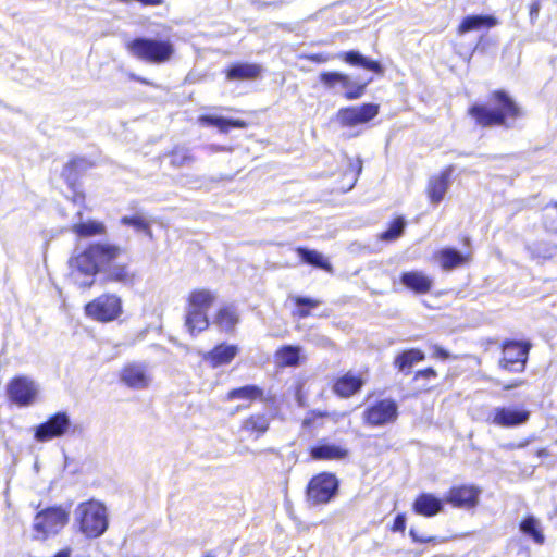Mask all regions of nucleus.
Segmentation results:
<instances>
[{"label":"nucleus","instance_id":"2eb2a0df","mask_svg":"<svg viewBox=\"0 0 557 557\" xmlns=\"http://www.w3.org/2000/svg\"><path fill=\"white\" fill-rule=\"evenodd\" d=\"M120 379L126 386L134 389H145L151 382V377L147 373V367L136 362L126 364Z\"/></svg>","mask_w":557,"mask_h":557},{"label":"nucleus","instance_id":"f8f14e48","mask_svg":"<svg viewBox=\"0 0 557 557\" xmlns=\"http://www.w3.org/2000/svg\"><path fill=\"white\" fill-rule=\"evenodd\" d=\"M398 418V405L391 398L381 399L363 411V420L372 426L393 423Z\"/></svg>","mask_w":557,"mask_h":557},{"label":"nucleus","instance_id":"cd10ccee","mask_svg":"<svg viewBox=\"0 0 557 557\" xmlns=\"http://www.w3.org/2000/svg\"><path fill=\"white\" fill-rule=\"evenodd\" d=\"M424 358H425V355L423 351H421L419 349L411 348V349L405 350L401 354H399L395 358L394 363L400 372L408 374L410 372L412 366L419 361L424 360Z\"/></svg>","mask_w":557,"mask_h":557},{"label":"nucleus","instance_id":"9d476101","mask_svg":"<svg viewBox=\"0 0 557 557\" xmlns=\"http://www.w3.org/2000/svg\"><path fill=\"white\" fill-rule=\"evenodd\" d=\"M38 393V384L25 375L13 377L7 385L9 399L20 407L33 405L37 399Z\"/></svg>","mask_w":557,"mask_h":557},{"label":"nucleus","instance_id":"c03bdc74","mask_svg":"<svg viewBox=\"0 0 557 557\" xmlns=\"http://www.w3.org/2000/svg\"><path fill=\"white\" fill-rule=\"evenodd\" d=\"M295 304L297 306L299 317L307 318L310 315V310L317 308L321 301L309 297L297 296L295 297Z\"/></svg>","mask_w":557,"mask_h":557},{"label":"nucleus","instance_id":"f3484780","mask_svg":"<svg viewBox=\"0 0 557 557\" xmlns=\"http://www.w3.org/2000/svg\"><path fill=\"white\" fill-rule=\"evenodd\" d=\"M310 456L314 460H342L348 456V449L343 446L329 443L326 440H321L317 445L311 447Z\"/></svg>","mask_w":557,"mask_h":557},{"label":"nucleus","instance_id":"13d9d810","mask_svg":"<svg viewBox=\"0 0 557 557\" xmlns=\"http://www.w3.org/2000/svg\"><path fill=\"white\" fill-rule=\"evenodd\" d=\"M76 557H91V556L88 554H81V555H77Z\"/></svg>","mask_w":557,"mask_h":557},{"label":"nucleus","instance_id":"e433bc0d","mask_svg":"<svg viewBox=\"0 0 557 557\" xmlns=\"http://www.w3.org/2000/svg\"><path fill=\"white\" fill-rule=\"evenodd\" d=\"M72 232L79 237H90L103 234L106 232V227L101 222L89 220L87 222L74 224L72 226Z\"/></svg>","mask_w":557,"mask_h":557},{"label":"nucleus","instance_id":"b1692460","mask_svg":"<svg viewBox=\"0 0 557 557\" xmlns=\"http://www.w3.org/2000/svg\"><path fill=\"white\" fill-rule=\"evenodd\" d=\"M199 122L206 126H214L221 133H228L231 128H246L247 123L238 119H230L219 115H201Z\"/></svg>","mask_w":557,"mask_h":557},{"label":"nucleus","instance_id":"72a5a7b5","mask_svg":"<svg viewBox=\"0 0 557 557\" xmlns=\"http://www.w3.org/2000/svg\"><path fill=\"white\" fill-rule=\"evenodd\" d=\"M263 396V391L257 385H245L238 388H233L227 393V400L246 399L255 400Z\"/></svg>","mask_w":557,"mask_h":557},{"label":"nucleus","instance_id":"ddd939ff","mask_svg":"<svg viewBox=\"0 0 557 557\" xmlns=\"http://www.w3.org/2000/svg\"><path fill=\"white\" fill-rule=\"evenodd\" d=\"M379 114V106L363 103L361 106L342 108L336 113V120L342 126L354 127L366 124Z\"/></svg>","mask_w":557,"mask_h":557},{"label":"nucleus","instance_id":"0eeeda50","mask_svg":"<svg viewBox=\"0 0 557 557\" xmlns=\"http://www.w3.org/2000/svg\"><path fill=\"white\" fill-rule=\"evenodd\" d=\"M531 348L532 345L528 341H505L498 367L511 373H522L525 370Z\"/></svg>","mask_w":557,"mask_h":557},{"label":"nucleus","instance_id":"20e7f679","mask_svg":"<svg viewBox=\"0 0 557 557\" xmlns=\"http://www.w3.org/2000/svg\"><path fill=\"white\" fill-rule=\"evenodd\" d=\"M75 520L79 532L90 540L102 536L109 528L107 508L101 502L95 499L77 506Z\"/></svg>","mask_w":557,"mask_h":557},{"label":"nucleus","instance_id":"a878e982","mask_svg":"<svg viewBox=\"0 0 557 557\" xmlns=\"http://www.w3.org/2000/svg\"><path fill=\"white\" fill-rule=\"evenodd\" d=\"M522 534L530 537L535 544L542 545L545 542V535L540 521L534 516H527L519 524Z\"/></svg>","mask_w":557,"mask_h":557},{"label":"nucleus","instance_id":"6ab92c4d","mask_svg":"<svg viewBox=\"0 0 557 557\" xmlns=\"http://www.w3.org/2000/svg\"><path fill=\"white\" fill-rule=\"evenodd\" d=\"M363 384L364 382L359 375L348 372L335 381L333 391L336 395L348 398L358 393Z\"/></svg>","mask_w":557,"mask_h":557},{"label":"nucleus","instance_id":"3c124183","mask_svg":"<svg viewBox=\"0 0 557 557\" xmlns=\"http://www.w3.org/2000/svg\"><path fill=\"white\" fill-rule=\"evenodd\" d=\"M449 356H450L449 352L447 350H445L444 348H442L440 346L434 347V357L435 358L446 360L449 358Z\"/></svg>","mask_w":557,"mask_h":557},{"label":"nucleus","instance_id":"a211bd4d","mask_svg":"<svg viewBox=\"0 0 557 557\" xmlns=\"http://www.w3.org/2000/svg\"><path fill=\"white\" fill-rule=\"evenodd\" d=\"M453 169L448 168L443 171L438 176H434L430 180L428 186V195L433 205H438L450 185V176Z\"/></svg>","mask_w":557,"mask_h":557},{"label":"nucleus","instance_id":"f704fd0d","mask_svg":"<svg viewBox=\"0 0 557 557\" xmlns=\"http://www.w3.org/2000/svg\"><path fill=\"white\" fill-rule=\"evenodd\" d=\"M533 259H550L557 256V245L548 242H535L527 247Z\"/></svg>","mask_w":557,"mask_h":557},{"label":"nucleus","instance_id":"393cba45","mask_svg":"<svg viewBox=\"0 0 557 557\" xmlns=\"http://www.w3.org/2000/svg\"><path fill=\"white\" fill-rule=\"evenodd\" d=\"M339 57L350 65L359 66L376 74H382L384 71L379 61L371 60L359 51L351 50L343 52Z\"/></svg>","mask_w":557,"mask_h":557},{"label":"nucleus","instance_id":"8fccbe9b","mask_svg":"<svg viewBox=\"0 0 557 557\" xmlns=\"http://www.w3.org/2000/svg\"><path fill=\"white\" fill-rule=\"evenodd\" d=\"M541 10V2L540 0H534L530 5V18L533 22L535 18H537L539 13Z\"/></svg>","mask_w":557,"mask_h":557},{"label":"nucleus","instance_id":"864d4df0","mask_svg":"<svg viewBox=\"0 0 557 557\" xmlns=\"http://www.w3.org/2000/svg\"><path fill=\"white\" fill-rule=\"evenodd\" d=\"M523 384H524V381L518 379V380L512 381L510 384L505 385L504 389H506V391L512 389V388L519 387V386H521Z\"/></svg>","mask_w":557,"mask_h":557},{"label":"nucleus","instance_id":"412c9836","mask_svg":"<svg viewBox=\"0 0 557 557\" xmlns=\"http://www.w3.org/2000/svg\"><path fill=\"white\" fill-rule=\"evenodd\" d=\"M400 283L417 294H425L432 287V280L420 271L404 272Z\"/></svg>","mask_w":557,"mask_h":557},{"label":"nucleus","instance_id":"9b49d317","mask_svg":"<svg viewBox=\"0 0 557 557\" xmlns=\"http://www.w3.org/2000/svg\"><path fill=\"white\" fill-rule=\"evenodd\" d=\"M121 311V299L115 295H101L85 306L86 315L100 322L115 320Z\"/></svg>","mask_w":557,"mask_h":557},{"label":"nucleus","instance_id":"79ce46f5","mask_svg":"<svg viewBox=\"0 0 557 557\" xmlns=\"http://www.w3.org/2000/svg\"><path fill=\"white\" fill-rule=\"evenodd\" d=\"M406 227V220L403 216H397L392 221L389 227L381 234V239L392 242L399 238Z\"/></svg>","mask_w":557,"mask_h":557},{"label":"nucleus","instance_id":"f03ea898","mask_svg":"<svg viewBox=\"0 0 557 557\" xmlns=\"http://www.w3.org/2000/svg\"><path fill=\"white\" fill-rule=\"evenodd\" d=\"M468 113L482 127L511 128L515 121L523 116L522 109L505 90L493 91L487 103H474Z\"/></svg>","mask_w":557,"mask_h":557},{"label":"nucleus","instance_id":"4be33fe9","mask_svg":"<svg viewBox=\"0 0 557 557\" xmlns=\"http://www.w3.org/2000/svg\"><path fill=\"white\" fill-rule=\"evenodd\" d=\"M497 23L498 22L496 17H494L493 15H468L461 21L458 27V34L463 35L468 32L480 30L482 28L488 29L496 26Z\"/></svg>","mask_w":557,"mask_h":557},{"label":"nucleus","instance_id":"c85d7f7f","mask_svg":"<svg viewBox=\"0 0 557 557\" xmlns=\"http://www.w3.org/2000/svg\"><path fill=\"white\" fill-rule=\"evenodd\" d=\"M296 252L304 263L311 264L327 272L332 271L331 263L319 251L306 247H298L296 248Z\"/></svg>","mask_w":557,"mask_h":557},{"label":"nucleus","instance_id":"bb28decb","mask_svg":"<svg viewBox=\"0 0 557 557\" xmlns=\"http://www.w3.org/2000/svg\"><path fill=\"white\" fill-rule=\"evenodd\" d=\"M238 321L236 309L233 306H225L218 311L213 323L222 331L233 332Z\"/></svg>","mask_w":557,"mask_h":557},{"label":"nucleus","instance_id":"6e6552de","mask_svg":"<svg viewBox=\"0 0 557 557\" xmlns=\"http://www.w3.org/2000/svg\"><path fill=\"white\" fill-rule=\"evenodd\" d=\"M319 78L325 88L333 90L335 94H339L341 90H344L343 96L347 100L361 98L370 82L361 83L341 72H322Z\"/></svg>","mask_w":557,"mask_h":557},{"label":"nucleus","instance_id":"5fc2aeb1","mask_svg":"<svg viewBox=\"0 0 557 557\" xmlns=\"http://www.w3.org/2000/svg\"><path fill=\"white\" fill-rule=\"evenodd\" d=\"M129 78H131L132 81L139 82V83L145 84V85H149V84H150L147 79H145V78H143V77H139V76H137V75H136V74H134V73H131V74H129Z\"/></svg>","mask_w":557,"mask_h":557},{"label":"nucleus","instance_id":"5701e85b","mask_svg":"<svg viewBox=\"0 0 557 557\" xmlns=\"http://www.w3.org/2000/svg\"><path fill=\"white\" fill-rule=\"evenodd\" d=\"M436 259L443 270L451 271L457 267L467 263L470 259V256L463 255L455 248L446 247L436 253Z\"/></svg>","mask_w":557,"mask_h":557},{"label":"nucleus","instance_id":"bf43d9fd","mask_svg":"<svg viewBox=\"0 0 557 557\" xmlns=\"http://www.w3.org/2000/svg\"><path fill=\"white\" fill-rule=\"evenodd\" d=\"M460 487L466 488V485H461ZM469 487H474L473 485H470Z\"/></svg>","mask_w":557,"mask_h":557},{"label":"nucleus","instance_id":"4468645a","mask_svg":"<svg viewBox=\"0 0 557 557\" xmlns=\"http://www.w3.org/2000/svg\"><path fill=\"white\" fill-rule=\"evenodd\" d=\"M530 411L518 407H495L487 420L502 428H515L527 423Z\"/></svg>","mask_w":557,"mask_h":557},{"label":"nucleus","instance_id":"c9c22d12","mask_svg":"<svg viewBox=\"0 0 557 557\" xmlns=\"http://www.w3.org/2000/svg\"><path fill=\"white\" fill-rule=\"evenodd\" d=\"M338 490H305L309 506H319L330 503L337 496Z\"/></svg>","mask_w":557,"mask_h":557},{"label":"nucleus","instance_id":"423d86ee","mask_svg":"<svg viewBox=\"0 0 557 557\" xmlns=\"http://www.w3.org/2000/svg\"><path fill=\"white\" fill-rule=\"evenodd\" d=\"M69 522V511L60 506L39 510L33 521V540L46 541L57 535Z\"/></svg>","mask_w":557,"mask_h":557},{"label":"nucleus","instance_id":"6e6d98bb","mask_svg":"<svg viewBox=\"0 0 557 557\" xmlns=\"http://www.w3.org/2000/svg\"><path fill=\"white\" fill-rule=\"evenodd\" d=\"M208 150L210 152H219V151H224L225 148L224 147H220V146H215V145H211L208 147Z\"/></svg>","mask_w":557,"mask_h":557},{"label":"nucleus","instance_id":"37998d69","mask_svg":"<svg viewBox=\"0 0 557 557\" xmlns=\"http://www.w3.org/2000/svg\"><path fill=\"white\" fill-rule=\"evenodd\" d=\"M339 482L335 474L330 472H322L313 476L306 487H338Z\"/></svg>","mask_w":557,"mask_h":557},{"label":"nucleus","instance_id":"4c0bfd02","mask_svg":"<svg viewBox=\"0 0 557 557\" xmlns=\"http://www.w3.org/2000/svg\"><path fill=\"white\" fill-rule=\"evenodd\" d=\"M542 221L547 232L557 233V202L549 203L543 208Z\"/></svg>","mask_w":557,"mask_h":557},{"label":"nucleus","instance_id":"7ed1b4c3","mask_svg":"<svg viewBox=\"0 0 557 557\" xmlns=\"http://www.w3.org/2000/svg\"><path fill=\"white\" fill-rule=\"evenodd\" d=\"M481 490H449L445 498L431 493H421L412 504V510L419 516L432 518L442 512L445 503L459 509H472L479 504Z\"/></svg>","mask_w":557,"mask_h":557},{"label":"nucleus","instance_id":"603ef678","mask_svg":"<svg viewBox=\"0 0 557 557\" xmlns=\"http://www.w3.org/2000/svg\"><path fill=\"white\" fill-rule=\"evenodd\" d=\"M72 549L70 547H65L57 552L52 557H71Z\"/></svg>","mask_w":557,"mask_h":557},{"label":"nucleus","instance_id":"09e8293b","mask_svg":"<svg viewBox=\"0 0 557 557\" xmlns=\"http://www.w3.org/2000/svg\"><path fill=\"white\" fill-rule=\"evenodd\" d=\"M409 535H410V537L412 539V541L414 543H421L422 544V543H430V542L434 541V537H431V536L430 537L420 536L418 534V532L413 528H411L409 530Z\"/></svg>","mask_w":557,"mask_h":557},{"label":"nucleus","instance_id":"a18cd8bd","mask_svg":"<svg viewBox=\"0 0 557 557\" xmlns=\"http://www.w3.org/2000/svg\"><path fill=\"white\" fill-rule=\"evenodd\" d=\"M406 529V516L405 513H398L393 522V532H404Z\"/></svg>","mask_w":557,"mask_h":557},{"label":"nucleus","instance_id":"1a4fd4ad","mask_svg":"<svg viewBox=\"0 0 557 557\" xmlns=\"http://www.w3.org/2000/svg\"><path fill=\"white\" fill-rule=\"evenodd\" d=\"M71 429L70 414L66 411H58L34 428V440L38 443H47L67 435Z\"/></svg>","mask_w":557,"mask_h":557},{"label":"nucleus","instance_id":"39448f33","mask_svg":"<svg viewBox=\"0 0 557 557\" xmlns=\"http://www.w3.org/2000/svg\"><path fill=\"white\" fill-rule=\"evenodd\" d=\"M126 49L133 57L153 64L168 62L174 53V47L169 40L150 37H136L127 42Z\"/></svg>","mask_w":557,"mask_h":557},{"label":"nucleus","instance_id":"49530a36","mask_svg":"<svg viewBox=\"0 0 557 557\" xmlns=\"http://www.w3.org/2000/svg\"><path fill=\"white\" fill-rule=\"evenodd\" d=\"M436 376H437V373L433 368H426V369L420 370L416 373L414 381H418L420 379L430 380V379H435Z\"/></svg>","mask_w":557,"mask_h":557},{"label":"nucleus","instance_id":"c756f323","mask_svg":"<svg viewBox=\"0 0 557 557\" xmlns=\"http://www.w3.org/2000/svg\"><path fill=\"white\" fill-rule=\"evenodd\" d=\"M166 156L170 159V164L176 169L184 166L189 168L196 161V157L191 153V150L184 146L174 147Z\"/></svg>","mask_w":557,"mask_h":557},{"label":"nucleus","instance_id":"dca6fc26","mask_svg":"<svg viewBox=\"0 0 557 557\" xmlns=\"http://www.w3.org/2000/svg\"><path fill=\"white\" fill-rule=\"evenodd\" d=\"M263 67L260 64L237 62L231 64L226 71V79L234 81H255L262 75Z\"/></svg>","mask_w":557,"mask_h":557},{"label":"nucleus","instance_id":"7c9ffc66","mask_svg":"<svg viewBox=\"0 0 557 557\" xmlns=\"http://www.w3.org/2000/svg\"><path fill=\"white\" fill-rule=\"evenodd\" d=\"M185 326L191 335L195 332L200 333L209 326V321L206 311L189 308L186 314Z\"/></svg>","mask_w":557,"mask_h":557},{"label":"nucleus","instance_id":"4d7b16f0","mask_svg":"<svg viewBox=\"0 0 557 557\" xmlns=\"http://www.w3.org/2000/svg\"><path fill=\"white\" fill-rule=\"evenodd\" d=\"M483 37L480 38L479 42L475 45V47L473 48V51L476 50L479 48V45L481 44Z\"/></svg>","mask_w":557,"mask_h":557},{"label":"nucleus","instance_id":"de8ad7c7","mask_svg":"<svg viewBox=\"0 0 557 557\" xmlns=\"http://www.w3.org/2000/svg\"><path fill=\"white\" fill-rule=\"evenodd\" d=\"M349 168L356 172V176H358L362 171V160L360 158H357L356 160H352L351 158H347ZM357 177H355V181Z\"/></svg>","mask_w":557,"mask_h":557},{"label":"nucleus","instance_id":"aec40b11","mask_svg":"<svg viewBox=\"0 0 557 557\" xmlns=\"http://www.w3.org/2000/svg\"><path fill=\"white\" fill-rule=\"evenodd\" d=\"M237 352L238 347L236 345L220 344L205 356V360L209 362L212 368H219L228 364Z\"/></svg>","mask_w":557,"mask_h":557},{"label":"nucleus","instance_id":"ea45409f","mask_svg":"<svg viewBox=\"0 0 557 557\" xmlns=\"http://www.w3.org/2000/svg\"><path fill=\"white\" fill-rule=\"evenodd\" d=\"M121 223L124 225H127V226H132L138 232L145 233L150 238L152 237V231L150 228V223L141 214H136L134 216H123L121 219Z\"/></svg>","mask_w":557,"mask_h":557},{"label":"nucleus","instance_id":"2f4dec72","mask_svg":"<svg viewBox=\"0 0 557 557\" xmlns=\"http://www.w3.org/2000/svg\"><path fill=\"white\" fill-rule=\"evenodd\" d=\"M301 349L298 346L285 345L276 354V363L280 367H297L300 361Z\"/></svg>","mask_w":557,"mask_h":557},{"label":"nucleus","instance_id":"052dcab7","mask_svg":"<svg viewBox=\"0 0 557 557\" xmlns=\"http://www.w3.org/2000/svg\"><path fill=\"white\" fill-rule=\"evenodd\" d=\"M203 557H214V556H212V555H210V554H207V555H206V556H203Z\"/></svg>","mask_w":557,"mask_h":557},{"label":"nucleus","instance_id":"f257e3e1","mask_svg":"<svg viewBox=\"0 0 557 557\" xmlns=\"http://www.w3.org/2000/svg\"><path fill=\"white\" fill-rule=\"evenodd\" d=\"M121 252L122 249L115 245H89L70 260L75 283L83 288L91 287L97 273H103L104 280L109 282L132 283L134 275L129 273L127 265L113 263Z\"/></svg>","mask_w":557,"mask_h":557},{"label":"nucleus","instance_id":"58836bf2","mask_svg":"<svg viewBox=\"0 0 557 557\" xmlns=\"http://www.w3.org/2000/svg\"><path fill=\"white\" fill-rule=\"evenodd\" d=\"M86 160L83 158H76L66 163L62 170L61 175L65 178L69 185H74L77 177V172L84 169Z\"/></svg>","mask_w":557,"mask_h":557},{"label":"nucleus","instance_id":"473e14b6","mask_svg":"<svg viewBox=\"0 0 557 557\" xmlns=\"http://www.w3.org/2000/svg\"><path fill=\"white\" fill-rule=\"evenodd\" d=\"M215 295L208 289L194 290L189 295V307L191 309H198L207 311L210 306L214 302Z\"/></svg>","mask_w":557,"mask_h":557},{"label":"nucleus","instance_id":"a19ab883","mask_svg":"<svg viewBox=\"0 0 557 557\" xmlns=\"http://www.w3.org/2000/svg\"><path fill=\"white\" fill-rule=\"evenodd\" d=\"M243 428L248 432H257L258 434H263L269 429V419L265 417V414L251 416L245 420Z\"/></svg>","mask_w":557,"mask_h":557}]
</instances>
